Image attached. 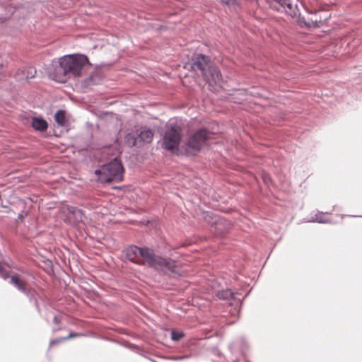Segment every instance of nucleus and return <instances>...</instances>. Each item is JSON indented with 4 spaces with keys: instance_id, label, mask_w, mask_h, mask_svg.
Wrapping results in <instances>:
<instances>
[{
    "instance_id": "f257e3e1",
    "label": "nucleus",
    "mask_w": 362,
    "mask_h": 362,
    "mask_svg": "<svg viewBox=\"0 0 362 362\" xmlns=\"http://www.w3.org/2000/svg\"><path fill=\"white\" fill-rule=\"evenodd\" d=\"M125 255L132 262L137 264H143L145 262L149 267L163 274L173 276L181 275L180 267L175 260L156 255L153 250L151 248L131 245L126 248Z\"/></svg>"
},
{
    "instance_id": "f03ea898",
    "label": "nucleus",
    "mask_w": 362,
    "mask_h": 362,
    "mask_svg": "<svg viewBox=\"0 0 362 362\" xmlns=\"http://www.w3.org/2000/svg\"><path fill=\"white\" fill-rule=\"evenodd\" d=\"M90 64L84 54H66L59 59V64L54 68L51 76L54 81L65 83L71 77L81 76L84 66Z\"/></svg>"
},
{
    "instance_id": "7ed1b4c3",
    "label": "nucleus",
    "mask_w": 362,
    "mask_h": 362,
    "mask_svg": "<svg viewBox=\"0 0 362 362\" xmlns=\"http://www.w3.org/2000/svg\"><path fill=\"white\" fill-rule=\"evenodd\" d=\"M192 62V69L201 71L209 86H221L222 81L221 71L211 63L209 57L202 54H196Z\"/></svg>"
},
{
    "instance_id": "20e7f679",
    "label": "nucleus",
    "mask_w": 362,
    "mask_h": 362,
    "mask_svg": "<svg viewBox=\"0 0 362 362\" xmlns=\"http://www.w3.org/2000/svg\"><path fill=\"white\" fill-rule=\"evenodd\" d=\"M95 173L101 183L120 182L123 179L124 168L120 160L115 158L95 170Z\"/></svg>"
},
{
    "instance_id": "39448f33",
    "label": "nucleus",
    "mask_w": 362,
    "mask_h": 362,
    "mask_svg": "<svg viewBox=\"0 0 362 362\" xmlns=\"http://www.w3.org/2000/svg\"><path fill=\"white\" fill-rule=\"evenodd\" d=\"M209 139V132L202 128L190 134L184 142V148L188 156H196Z\"/></svg>"
},
{
    "instance_id": "423d86ee",
    "label": "nucleus",
    "mask_w": 362,
    "mask_h": 362,
    "mask_svg": "<svg viewBox=\"0 0 362 362\" xmlns=\"http://www.w3.org/2000/svg\"><path fill=\"white\" fill-rule=\"evenodd\" d=\"M181 139V129L173 126L168 129L163 138L162 147L168 151L177 149Z\"/></svg>"
},
{
    "instance_id": "0eeeda50",
    "label": "nucleus",
    "mask_w": 362,
    "mask_h": 362,
    "mask_svg": "<svg viewBox=\"0 0 362 362\" xmlns=\"http://www.w3.org/2000/svg\"><path fill=\"white\" fill-rule=\"evenodd\" d=\"M238 293H233L230 289L218 291L216 293V296L222 300H226L229 302L230 305H233L235 302L240 301V298H236Z\"/></svg>"
},
{
    "instance_id": "6e6552de",
    "label": "nucleus",
    "mask_w": 362,
    "mask_h": 362,
    "mask_svg": "<svg viewBox=\"0 0 362 362\" xmlns=\"http://www.w3.org/2000/svg\"><path fill=\"white\" fill-rule=\"evenodd\" d=\"M11 284H12L18 290L25 293L27 296H31V292L25 287V282L20 279L18 275H13L11 277Z\"/></svg>"
},
{
    "instance_id": "1a4fd4ad",
    "label": "nucleus",
    "mask_w": 362,
    "mask_h": 362,
    "mask_svg": "<svg viewBox=\"0 0 362 362\" xmlns=\"http://www.w3.org/2000/svg\"><path fill=\"white\" fill-rule=\"evenodd\" d=\"M36 71L32 68L18 70L16 73L18 80H28L35 77Z\"/></svg>"
},
{
    "instance_id": "9d476101",
    "label": "nucleus",
    "mask_w": 362,
    "mask_h": 362,
    "mask_svg": "<svg viewBox=\"0 0 362 362\" xmlns=\"http://www.w3.org/2000/svg\"><path fill=\"white\" fill-rule=\"evenodd\" d=\"M153 137V132L149 129H143L138 135L139 142L151 143Z\"/></svg>"
},
{
    "instance_id": "9b49d317",
    "label": "nucleus",
    "mask_w": 362,
    "mask_h": 362,
    "mask_svg": "<svg viewBox=\"0 0 362 362\" xmlns=\"http://www.w3.org/2000/svg\"><path fill=\"white\" fill-rule=\"evenodd\" d=\"M284 8H286V12L292 18L300 16V13L298 7L296 4L293 3L292 0L289 1Z\"/></svg>"
},
{
    "instance_id": "f8f14e48",
    "label": "nucleus",
    "mask_w": 362,
    "mask_h": 362,
    "mask_svg": "<svg viewBox=\"0 0 362 362\" xmlns=\"http://www.w3.org/2000/svg\"><path fill=\"white\" fill-rule=\"evenodd\" d=\"M47 122L42 117H34L32 120V127L37 131L43 132L47 129Z\"/></svg>"
},
{
    "instance_id": "ddd939ff",
    "label": "nucleus",
    "mask_w": 362,
    "mask_h": 362,
    "mask_svg": "<svg viewBox=\"0 0 362 362\" xmlns=\"http://www.w3.org/2000/svg\"><path fill=\"white\" fill-rule=\"evenodd\" d=\"M328 213H326L327 214ZM307 222H317L320 223H327L329 222V219L325 217V214L317 211L314 216L308 220Z\"/></svg>"
},
{
    "instance_id": "4468645a",
    "label": "nucleus",
    "mask_w": 362,
    "mask_h": 362,
    "mask_svg": "<svg viewBox=\"0 0 362 362\" xmlns=\"http://www.w3.org/2000/svg\"><path fill=\"white\" fill-rule=\"evenodd\" d=\"M54 119L56 123L61 126L64 127L66 124V119L65 117V111L59 110L54 115Z\"/></svg>"
},
{
    "instance_id": "2eb2a0df",
    "label": "nucleus",
    "mask_w": 362,
    "mask_h": 362,
    "mask_svg": "<svg viewBox=\"0 0 362 362\" xmlns=\"http://www.w3.org/2000/svg\"><path fill=\"white\" fill-rule=\"evenodd\" d=\"M69 213L72 214L74 216V218L76 221L81 222L82 221V218L83 216V212L81 209H77L74 206H69L67 208Z\"/></svg>"
},
{
    "instance_id": "dca6fc26",
    "label": "nucleus",
    "mask_w": 362,
    "mask_h": 362,
    "mask_svg": "<svg viewBox=\"0 0 362 362\" xmlns=\"http://www.w3.org/2000/svg\"><path fill=\"white\" fill-rule=\"evenodd\" d=\"M213 219L214 220L211 222V223L214 224V228L216 230H218V233H223L228 230L227 228H222L224 223V221L223 219L217 217H214Z\"/></svg>"
},
{
    "instance_id": "f3484780",
    "label": "nucleus",
    "mask_w": 362,
    "mask_h": 362,
    "mask_svg": "<svg viewBox=\"0 0 362 362\" xmlns=\"http://www.w3.org/2000/svg\"><path fill=\"white\" fill-rule=\"evenodd\" d=\"M137 139L134 134L128 133L124 136V143L129 147H133L136 144Z\"/></svg>"
},
{
    "instance_id": "a211bd4d",
    "label": "nucleus",
    "mask_w": 362,
    "mask_h": 362,
    "mask_svg": "<svg viewBox=\"0 0 362 362\" xmlns=\"http://www.w3.org/2000/svg\"><path fill=\"white\" fill-rule=\"evenodd\" d=\"M184 337V334L182 332H177L175 330H173L171 332V339L173 341H177L180 340Z\"/></svg>"
},
{
    "instance_id": "6ab92c4d",
    "label": "nucleus",
    "mask_w": 362,
    "mask_h": 362,
    "mask_svg": "<svg viewBox=\"0 0 362 362\" xmlns=\"http://www.w3.org/2000/svg\"><path fill=\"white\" fill-rule=\"evenodd\" d=\"M65 337H60L59 339H53L50 341L49 346H52L54 344H59L62 341H66Z\"/></svg>"
},
{
    "instance_id": "aec40b11",
    "label": "nucleus",
    "mask_w": 362,
    "mask_h": 362,
    "mask_svg": "<svg viewBox=\"0 0 362 362\" xmlns=\"http://www.w3.org/2000/svg\"><path fill=\"white\" fill-rule=\"evenodd\" d=\"M278 3L281 7L284 8L286 5L289 2L290 0H274Z\"/></svg>"
},
{
    "instance_id": "412c9836",
    "label": "nucleus",
    "mask_w": 362,
    "mask_h": 362,
    "mask_svg": "<svg viewBox=\"0 0 362 362\" xmlns=\"http://www.w3.org/2000/svg\"><path fill=\"white\" fill-rule=\"evenodd\" d=\"M79 336H83V334L80 333H70L67 337H65V339L67 340Z\"/></svg>"
},
{
    "instance_id": "4be33fe9",
    "label": "nucleus",
    "mask_w": 362,
    "mask_h": 362,
    "mask_svg": "<svg viewBox=\"0 0 362 362\" xmlns=\"http://www.w3.org/2000/svg\"><path fill=\"white\" fill-rule=\"evenodd\" d=\"M92 81H93V76H90L87 79L85 80V84L87 86L92 85V84H93V83H92Z\"/></svg>"
},
{
    "instance_id": "5701e85b",
    "label": "nucleus",
    "mask_w": 362,
    "mask_h": 362,
    "mask_svg": "<svg viewBox=\"0 0 362 362\" xmlns=\"http://www.w3.org/2000/svg\"><path fill=\"white\" fill-rule=\"evenodd\" d=\"M263 180L266 184H268L271 181L270 177L268 175H264Z\"/></svg>"
},
{
    "instance_id": "b1692460",
    "label": "nucleus",
    "mask_w": 362,
    "mask_h": 362,
    "mask_svg": "<svg viewBox=\"0 0 362 362\" xmlns=\"http://www.w3.org/2000/svg\"><path fill=\"white\" fill-rule=\"evenodd\" d=\"M234 0H221V2H223L225 4L229 5L233 2Z\"/></svg>"
},
{
    "instance_id": "393cba45",
    "label": "nucleus",
    "mask_w": 362,
    "mask_h": 362,
    "mask_svg": "<svg viewBox=\"0 0 362 362\" xmlns=\"http://www.w3.org/2000/svg\"><path fill=\"white\" fill-rule=\"evenodd\" d=\"M188 358V356L187 355H184V356H177L176 358H175V360H182V359H185V358Z\"/></svg>"
},
{
    "instance_id": "a878e982",
    "label": "nucleus",
    "mask_w": 362,
    "mask_h": 362,
    "mask_svg": "<svg viewBox=\"0 0 362 362\" xmlns=\"http://www.w3.org/2000/svg\"><path fill=\"white\" fill-rule=\"evenodd\" d=\"M53 322H54V323H55V324H58V323H59V320H58V318H57V317L56 315H55V316L54 317V318H53Z\"/></svg>"
}]
</instances>
